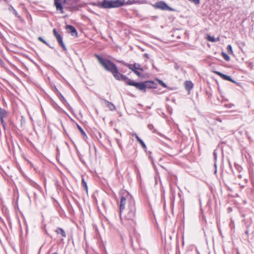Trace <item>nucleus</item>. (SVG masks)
<instances>
[{
  "label": "nucleus",
  "instance_id": "obj_28",
  "mask_svg": "<svg viewBox=\"0 0 254 254\" xmlns=\"http://www.w3.org/2000/svg\"><path fill=\"white\" fill-rule=\"evenodd\" d=\"M133 135H134V136L135 137V138L136 137V136H137V134H133Z\"/></svg>",
  "mask_w": 254,
  "mask_h": 254
},
{
  "label": "nucleus",
  "instance_id": "obj_9",
  "mask_svg": "<svg viewBox=\"0 0 254 254\" xmlns=\"http://www.w3.org/2000/svg\"><path fill=\"white\" fill-rule=\"evenodd\" d=\"M66 29L67 30L68 33L71 34L72 36L74 37L77 36V32L72 26L67 25L66 26Z\"/></svg>",
  "mask_w": 254,
  "mask_h": 254
},
{
  "label": "nucleus",
  "instance_id": "obj_20",
  "mask_svg": "<svg viewBox=\"0 0 254 254\" xmlns=\"http://www.w3.org/2000/svg\"><path fill=\"white\" fill-rule=\"evenodd\" d=\"M82 184L83 186L84 189L86 190V191L87 192L88 190V187L86 183L85 182L84 180L82 179Z\"/></svg>",
  "mask_w": 254,
  "mask_h": 254
},
{
  "label": "nucleus",
  "instance_id": "obj_1",
  "mask_svg": "<svg viewBox=\"0 0 254 254\" xmlns=\"http://www.w3.org/2000/svg\"><path fill=\"white\" fill-rule=\"evenodd\" d=\"M120 204V212L123 211L125 205L127 203V207L125 210V217L128 220H132L135 215V207L132 196L128 192L123 193Z\"/></svg>",
  "mask_w": 254,
  "mask_h": 254
},
{
  "label": "nucleus",
  "instance_id": "obj_19",
  "mask_svg": "<svg viewBox=\"0 0 254 254\" xmlns=\"http://www.w3.org/2000/svg\"><path fill=\"white\" fill-rule=\"evenodd\" d=\"M156 80L158 81L159 84H160L163 87H164L165 88H166L167 87V85H166V84L165 83H164L162 80L158 79H156Z\"/></svg>",
  "mask_w": 254,
  "mask_h": 254
},
{
  "label": "nucleus",
  "instance_id": "obj_16",
  "mask_svg": "<svg viewBox=\"0 0 254 254\" xmlns=\"http://www.w3.org/2000/svg\"><path fill=\"white\" fill-rule=\"evenodd\" d=\"M106 106L110 109V110H114L115 109V106L110 102H107Z\"/></svg>",
  "mask_w": 254,
  "mask_h": 254
},
{
  "label": "nucleus",
  "instance_id": "obj_18",
  "mask_svg": "<svg viewBox=\"0 0 254 254\" xmlns=\"http://www.w3.org/2000/svg\"><path fill=\"white\" fill-rule=\"evenodd\" d=\"M227 49L230 54L233 55V51L232 50V47L231 45H228L227 47Z\"/></svg>",
  "mask_w": 254,
  "mask_h": 254
},
{
  "label": "nucleus",
  "instance_id": "obj_31",
  "mask_svg": "<svg viewBox=\"0 0 254 254\" xmlns=\"http://www.w3.org/2000/svg\"><path fill=\"white\" fill-rule=\"evenodd\" d=\"M57 254L55 253V254Z\"/></svg>",
  "mask_w": 254,
  "mask_h": 254
},
{
  "label": "nucleus",
  "instance_id": "obj_12",
  "mask_svg": "<svg viewBox=\"0 0 254 254\" xmlns=\"http://www.w3.org/2000/svg\"><path fill=\"white\" fill-rule=\"evenodd\" d=\"M7 115V112L4 109L0 107V119L3 126H4L3 118L6 117Z\"/></svg>",
  "mask_w": 254,
  "mask_h": 254
},
{
  "label": "nucleus",
  "instance_id": "obj_30",
  "mask_svg": "<svg viewBox=\"0 0 254 254\" xmlns=\"http://www.w3.org/2000/svg\"><path fill=\"white\" fill-rule=\"evenodd\" d=\"M214 155L215 156L216 155V154L215 153V152H214Z\"/></svg>",
  "mask_w": 254,
  "mask_h": 254
},
{
  "label": "nucleus",
  "instance_id": "obj_21",
  "mask_svg": "<svg viewBox=\"0 0 254 254\" xmlns=\"http://www.w3.org/2000/svg\"><path fill=\"white\" fill-rule=\"evenodd\" d=\"M77 127H78V129L80 131L81 133L83 135H85V136H86V134H85V132H84V130L82 129V128H81V127L79 125H77Z\"/></svg>",
  "mask_w": 254,
  "mask_h": 254
},
{
  "label": "nucleus",
  "instance_id": "obj_4",
  "mask_svg": "<svg viewBox=\"0 0 254 254\" xmlns=\"http://www.w3.org/2000/svg\"><path fill=\"white\" fill-rule=\"evenodd\" d=\"M126 81L127 84L128 85H131L135 87L137 89L143 91L145 92V88H144V82H135L131 81L130 79L127 78L126 77V79L124 80Z\"/></svg>",
  "mask_w": 254,
  "mask_h": 254
},
{
  "label": "nucleus",
  "instance_id": "obj_17",
  "mask_svg": "<svg viewBox=\"0 0 254 254\" xmlns=\"http://www.w3.org/2000/svg\"><path fill=\"white\" fill-rule=\"evenodd\" d=\"M222 56H223L224 59L225 60H226L227 61H229L230 60V57L227 54H226L225 53H224V52L222 53Z\"/></svg>",
  "mask_w": 254,
  "mask_h": 254
},
{
  "label": "nucleus",
  "instance_id": "obj_29",
  "mask_svg": "<svg viewBox=\"0 0 254 254\" xmlns=\"http://www.w3.org/2000/svg\"><path fill=\"white\" fill-rule=\"evenodd\" d=\"M61 96H62V98L63 99V100H65L64 97L62 95H61Z\"/></svg>",
  "mask_w": 254,
  "mask_h": 254
},
{
  "label": "nucleus",
  "instance_id": "obj_26",
  "mask_svg": "<svg viewBox=\"0 0 254 254\" xmlns=\"http://www.w3.org/2000/svg\"><path fill=\"white\" fill-rule=\"evenodd\" d=\"M136 138L137 139V140L138 141H139V140L140 139V138L138 136H136Z\"/></svg>",
  "mask_w": 254,
  "mask_h": 254
},
{
  "label": "nucleus",
  "instance_id": "obj_7",
  "mask_svg": "<svg viewBox=\"0 0 254 254\" xmlns=\"http://www.w3.org/2000/svg\"><path fill=\"white\" fill-rule=\"evenodd\" d=\"M127 66L130 69H131L133 71L138 70L140 71H143V68L141 66L140 64H128Z\"/></svg>",
  "mask_w": 254,
  "mask_h": 254
},
{
  "label": "nucleus",
  "instance_id": "obj_15",
  "mask_svg": "<svg viewBox=\"0 0 254 254\" xmlns=\"http://www.w3.org/2000/svg\"><path fill=\"white\" fill-rule=\"evenodd\" d=\"M56 232L57 233L61 234L63 237H65L66 236L65 233L62 229L59 228L56 230Z\"/></svg>",
  "mask_w": 254,
  "mask_h": 254
},
{
  "label": "nucleus",
  "instance_id": "obj_8",
  "mask_svg": "<svg viewBox=\"0 0 254 254\" xmlns=\"http://www.w3.org/2000/svg\"><path fill=\"white\" fill-rule=\"evenodd\" d=\"M53 33L57 38V40L59 41L60 44H61V46L63 47V49H65V46L64 44L63 43V40H62V36L58 33V32L56 31V29H54Z\"/></svg>",
  "mask_w": 254,
  "mask_h": 254
},
{
  "label": "nucleus",
  "instance_id": "obj_24",
  "mask_svg": "<svg viewBox=\"0 0 254 254\" xmlns=\"http://www.w3.org/2000/svg\"><path fill=\"white\" fill-rule=\"evenodd\" d=\"M138 141L140 142L143 147H146L145 144L141 139H140Z\"/></svg>",
  "mask_w": 254,
  "mask_h": 254
},
{
  "label": "nucleus",
  "instance_id": "obj_11",
  "mask_svg": "<svg viewBox=\"0 0 254 254\" xmlns=\"http://www.w3.org/2000/svg\"><path fill=\"white\" fill-rule=\"evenodd\" d=\"M145 91L146 88H156V84L152 81H147L144 82Z\"/></svg>",
  "mask_w": 254,
  "mask_h": 254
},
{
  "label": "nucleus",
  "instance_id": "obj_27",
  "mask_svg": "<svg viewBox=\"0 0 254 254\" xmlns=\"http://www.w3.org/2000/svg\"><path fill=\"white\" fill-rule=\"evenodd\" d=\"M136 138L137 139V140L138 141H139V140L140 139V138L138 136H136Z\"/></svg>",
  "mask_w": 254,
  "mask_h": 254
},
{
  "label": "nucleus",
  "instance_id": "obj_2",
  "mask_svg": "<svg viewBox=\"0 0 254 254\" xmlns=\"http://www.w3.org/2000/svg\"><path fill=\"white\" fill-rule=\"evenodd\" d=\"M98 59L100 64L104 68L112 72L114 77L118 80H123L126 79V76L121 74L115 65L108 60H102L100 57L97 56Z\"/></svg>",
  "mask_w": 254,
  "mask_h": 254
},
{
  "label": "nucleus",
  "instance_id": "obj_25",
  "mask_svg": "<svg viewBox=\"0 0 254 254\" xmlns=\"http://www.w3.org/2000/svg\"><path fill=\"white\" fill-rule=\"evenodd\" d=\"M38 39H39V40L40 41H41V42H43L44 43H45V44L46 43V41H45V40H44L42 37H39L38 38Z\"/></svg>",
  "mask_w": 254,
  "mask_h": 254
},
{
  "label": "nucleus",
  "instance_id": "obj_5",
  "mask_svg": "<svg viewBox=\"0 0 254 254\" xmlns=\"http://www.w3.org/2000/svg\"><path fill=\"white\" fill-rule=\"evenodd\" d=\"M154 7L161 10H167L169 11H174V9L169 6L165 2L160 1L156 2L154 5Z\"/></svg>",
  "mask_w": 254,
  "mask_h": 254
},
{
  "label": "nucleus",
  "instance_id": "obj_22",
  "mask_svg": "<svg viewBox=\"0 0 254 254\" xmlns=\"http://www.w3.org/2000/svg\"><path fill=\"white\" fill-rule=\"evenodd\" d=\"M190 1H191L194 3L195 4H198L200 3V0H189Z\"/></svg>",
  "mask_w": 254,
  "mask_h": 254
},
{
  "label": "nucleus",
  "instance_id": "obj_3",
  "mask_svg": "<svg viewBox=\"0 0 254 254\" xmlns=\"http://www.w3.org/2000/svg\"><path fill=\"white\" fill-rule=\"evenodd\" d=\"M125 3V0H104L99 4L103 8L118 7L123 5Z\"/></svg>",
  "mask_w": 254,
  "mask_h": 254
},
{
  "label": "nucleus",
  "instance_id": "obj_10",
  "mask_svg": "<svg viewBox=\"0 0 254 254\" xmlns=\"http://www.w3.org/2000/svg\"><path fill=\"white\" fill-rule=\"evenodd\" d=\"M214 72V73H215L217 75H219L220 76H221L222 78H223L225 80H228V81H231L234 83L235 82V81L234 80H233L232 78L229 76H228L227 75L223 74L219 71H215Z\"/></svg>",
  "mask_w": 254,
  "mask_h": 254
},
{
  "label": "nucleus",
  "instance_id": "obj_6",
  "mask_svg": "<svg viewBox=\"0 0 254 254\" xmlns=\"http://www.w3.org/2000/svg\"><path fill=\"white\" fill-rule=\"evenodd\" d=\"M66 2V0H54V5L57 10L60 11L61 13H64L63 6Z\"/></svg>",
  "mask_w": 254,
  "mask_h": 254
},
{
  "label": "nucleus",
  "instance_id": "obj_23",
  "mask_svg": "<svg viewBox=\"0 0 254 254\" xmlns=\"http://www.w3.org/2000/svg\"><path fill=\"white\" fill-rule=\"evenodd\" d=\"M134 73H135L138 77H142V74L140 72L138 71V70H135L133 71Z\"/></svg>",
  "mask_w": 254,
  "mask_h": 254
},
{
  "label": "nucleus",
  "instance_id": "obj_14",
  "mask_svg": "<svg viewBox=\"0 0 254 254\" xmlns=\"http://www.w3.org/2000/svg\"><path fill=\"white\" fill-rule=\"evenodd\" d=\"M185 87L186 89L190 91V90L193 87V84L191 81H186L185 83Z\"/></svg>",
  "mask_w": 254,
  "mask_h": 254
},
{
  "label": "nucleus",
  "instance_id": "obj_13",
  "mask_svg": "<svg viewBox=\"0 0 254 254\" xmlns=\"http://www.w3.org/2000/svg\"><path fill=\"white\" fill-rule=\"evenodd\" d=\"M206 39L208 41L212 42H215L220 41V37H218L217 38H215L214 37L211 36L209 35H207Z\"/></svg>",
  "mask_w": 254,
  "mask_h": 254
}]
</instances>
